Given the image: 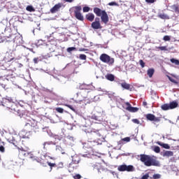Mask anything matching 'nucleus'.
I'll return each instance as SVG.
<instances>
[{"instance_id": "nucleus-1", "label": "nucleus", "mask_w": 179, "mask_h": 179, "mask_svg": "<svg viewBox=\"0 0 179 179\" xmlns=\"http://www.w3.org/2000/svg\"><path fill=\"white\" fill-rule=\"evenodd\" d=\"M140 160L142 163L147 167H150L151 166H155V167H160V162L156 159V158L152 157L150 155H147L145 154L140 155Z\"/></svg>"}, {"instance_id": "nucleus-2", "label": "nucleus", "mask_w": 179, "mask_h": 179, "mask_svg": "<svg viewBox=\"0 0 179 179\" xmlns=\"http://www.w3.org/2000/svg\"><path fill=\"white\" fill-rule=\"evenodd\" d=\"M13 102V99L10 96H6L4 98H2L0 101V106H3V107H6V108H10V105Z\"/></svg>"}, {"instance_id": "nucleus-3", "label": "nucleus", "mask_w": 179, "mask_h": 179, "mask_svg": "<svg viewBox=\"0 0 179 179\" xmlns=\"http://www.w3.org/2000/svg\"><path fill=\"white\" fill-rule=\"evenodd\" d=\"M99 59L105 64H108V65H113V64H114V58H111L107 54L101 55Z\"/></svg>"}, {"instance_id": "nucleus-4", "label": "nucleus", "mask_w": 179, "mask_h": 179, "mask_svg": "<svg viewBox=\"0 0 179 179\" xmlns=\"http://www.w3.org/2000/svg\"><path fill=\"white\" fill-rule=\"evenodd\" d=\"M73 8L74 10V15L75 17L78 19V20H80L81 22H83L85 20V18L83 17V15L80 13V10H82V6H74Z\"/></svg>"}, {"instance_id": "nucleus-5", "label": "nucleus", "mask_w": 179, "mask_h": 179, "mask_svg": "<svg viewBox=\"0 0 179 179\" xmlns=\"http://www.w3.org/2000/svg\"><path fill=\"white\" fill-rule=\"evenodd\" d=\"M117 170L118 171L132 172V171H135V167L132 165L122 164V165H120L117 167Z\"/></svg>"}, {"instance_id": "nucleus-6", "label": "nucleus", "mask_w": 179, "mask_h": 179, "mask_svg": "<svg viewBox=\"0 0 179 179\" xmlns=\"http://www.w3.org/2000/svg\"><path fill=\"white\" fill-rule=\"evenodd\" d=\"M36 47H40V45H43L46 50H49V51H52V50L51 49L52 45L51 43H45L43 40H38L37 43H36Z\"/></svg>"}, {"instance_id": "nucleus-7", "label": "nucleus", "mask_w": 179, "mask_h": 179, "mask_svg": "<svg viewBox=\"0 0 179 179\" xmlns=\"http://www.w3.org/2000/svg\"><path fill=\"white\" fill-rule=\"evenodd\" d=\"M125 104L126 106H127L126 110L127 111H129V113H138V111H139L138 108L131 106V103H129V102H126Z\"/></svg>"}, {"instance_id": "nucleus-8", "label": "nucleus", "mask_w": 179, "mask_h": 179, "mask_svg": "<svg viewBox=\"0 0 179 179\" xmlns=\"http://www.w3.org/2000/svg\"><path fill=\"white\" fill-rule=\"evenodd\" d=\"M101 20L105 24H107V23H108V15L107 14V12H106V10H102V15H101Z\"/></svg>"}, {"instance_id": "nucleus-9", "label": "nucleus", "mask_w": 179, "mask_h": 179, "mask_svg": "<svg viewBox=\"0 0 179 179\" xmlns=\"http://www.w3.org/2000/svg\"><path fill=\"white\" fill-rule=\"evenodd\" d=\"M85 132L86 134H92V135H96L97 136H101V134L100 133V130H97L95 129H92L90 130H85Z\"/></svg>"}, {"instance_id": "nucleus-10", "label": "nucleus", "mask_w": 179, "mask_h": 179, "mask_svg": "<svg viewBox=\"0 0 179 179\" xmlns=\"http://www.w3.org/2000/svg\"><path fill=\"white\" fill-rule=\"evenodd\" d=\"M50 75L54 78V79H57L60 83H66V77L64 76H59V77L54 76L53 74Z\"/></svg>"}, {"instance_id": "nucleus-11", "label": "nucleus", "mask_w": 179, "mask_h": 179, "mask_svg": "<svg viewBox=\"0 0 179 179\" xmlns=\"http://www.w3.org/2000/svg\"><path fill=\"white\" fill-rule=\"evenodd\" d=\"M8 108L12 111H14L15 113H19V111H20L17 108V105L16 104V103H15V101H13V103L10 104V108Z\"/></svg>"}, {"instance_id": "nucleus-12", "label": "nucleus", "mask_w": 179, "mask_h": 179, "mask_svg": "<svg viewBox=\"0 0 179 179\" xmlns=\"http://www.w3.org/2000/svg\"><path fill=\"white\" fill-rule=\"evenodd\" d=\"M62 7V3H58V4L55 5L50 9L51 13H55V12L58 11L59 9H61Z\"/></svg>"}, {"instance_id": "nucleus-13", "label": "nucleus", "mask_w": 179, "mask_h": 179, "mask_svg": "<svg viewBox=\"0 0 179 179\" xmlns=\"http://www.w3.org/2000/svg\"><path fill=\"white\" fill-rule=\"evenodd\" d=\"M16 135L14 136H10L8 138V141L10 143H13V145H14L15 146H16V145L17 144V141H16Z\"/></svg>"}, {"instance_id": "nucleus-14", "label": "nucleus", "mask_w": 179, "mask_h": 179, "mask_svg": "<svg viewBox=\"0 0 179 179\" xmlns=\"http://www.w3.org/2000/svg\"><path fill=\"white\" fill-rule=\"evenodd\" d=\"M83 149H92L93 148V142L87 141V143H83Z\"/></svg>"}, {"instance_id": "nucleus-15", "label": "nucleus", "mask_w": 179, "mask_h": 179, "mask_svg": "<svg viewBox=\"0 0 179 179\" xmlns=\"http://www.w3.org/2000/svg\"><path fill=\"white\" fill-rule=\"evenodd\" d=\"M91 27L94 30H99V29H101V24L97 22H93L91 24Z\"/></svg>"}, {"instance_id": "nucleus-16", "label": "nucleus", "mask_w": 179, "mask_h": 179, "mask_svg": "<svg viewBox=\"0 0 179 179\" xmlns=\"http://www.w3.org/2000/svg\"><path fill=\"white\" fill-rule=\"evenodd\" d=\"M157 16H158V17H159V19H162V20H169V19H170V17L164 13H159Z\"/></svg>"}, {"instance_id": "nucleus-17", "label": "nucleus", "mask_w": 179, "mask_h": 179, "mask_svg": "<svg viewBox=\"0 0 179 179\" xmlns=\"http://www.w3.org/2000/svg\"><path fill=\"white\" fill-rule=\"evenodd\" d=\"M94 13H95L96 16L100 17L103 15V10H101V9H100L99 8L95 7L94 8Z\"/></svg>"}, {"instance_id": "nucleus-18", "label": "nucleus", "mask_w": 179, "mask_h": 179, "mask_svg": "<svg viewBox=\"0 0 179 179\" xmlns=\"http://www.w3.org/2000/svg\"><path fill=\"white\" fill-rule=\"evenodd\" d=\"M22 36H17L13 38V43H15V44H22Z\"/></svg>"}, {"instance_id": "nucleus-19", "label": "nucleus", "mask_w": 179, "mask_h": 179, "mask_svg": "<svg viewBox=\"0 0 179 179\" xmlns=\"http://www.w3.org/2000/svg\"><path fill=\"white\" fill-rule=\"evenodd\" d=\"M85 18L87 20H89V22H93V20H94V14L88 13L85 15Z\"/></svg>"}, {"instance_id": "nucleus-20", "label": "nucleus", "mask_w": 179, "mask_h": 179, "mask_svg": "<svg viewBox=\"0 0 179 179\" xmlns=\"http://www.w3.org/2000/svg\"><path fill=\"white\" fill-rule=\"evenodd\" d=\"M71 158L73 164H78L79 162H80V158L78 155L72 156Z\"/></svg>"}, {"instance_id": "nucleus-21", "label": "nucleus", "mask_w": 179, "mask_h": 179, "mask_svg": "<svg viewBox=\"0 0 179 179\" xmlns=\"http://www.w3.org/2000/svg\"><path fill=\"white\" fill-rule=\"evenodd\" d=\"M169 107L171 110H173L174 108H177L178 107V103L176 101H173L169 103Z\"/></svg>"}, {"instance_id": "nucleus-22", "label": "nucleus", "mask_w": 179, "mask_h": 179, "mask_svg": "<svg viewBox=\"0 0 179 179\" xmlns=\"http://www.w3.org/2000/svg\"><path fill=\"white\" fill-rule=\"evenodd\" d=\"M50 145H55V143H54V142H52V141H46V142L43 143V150H47V147L49 146Z\"/></svg>"}, {"instance_id": "nucleus-23", "label": "nucleus", "mask_w": 179, "mask_h": 179, "mask_svg": "<svg viewBox=\"0 0 179 179\" xmlns=\"http://www.w3.org/2000/svg\"><path fill=\"white\" fill-rule=\"evenodd\" d=\"M120 85L123 89H125L126 90H129L131 89V85L127 83L126 82L120 83Z\"/></svg>"}, {"instance_id": "nucleus-24", "label": "nucleus", "mask_w": 179, "mask_h": 179, "mask_svg": "<svg viewBox=\"0 0 179 179\" xmlns=\"http://www.w3.org/2000/svg\"><path fill=\"white\" fill-rule=\"evenodd\" d=\"M91 118L92 120H94V121H98V122H101V121H103V117L96 115H92Z\"/></svg>"}, {"instance_id": "nucleus-25", "label": "nucleus", "mask_w": 179, "mask_h": 179, "mask_svg": "<svg viewBox=\"0 0 179 179\" xmlns=\"http://www.w3.org/2000/svg\"><path fill=\"white\" fill-rule=\"evenodd\" d=\"M174 155V152L173 151H166L163 153L162 156L164 157H170Z\"/></svg>"}, {"instance_id": "nucleus-26", "label": "nucleus", "mask_w": 179, "mask_h": 179, "mask_svg": "<svg viewBox=\"0 0 179 179\" xmlns=\"http://www.w3.org/2000/svg\"><path fill=\"white\" fill-rule=\"evenodd\" d=\"M106 79L108 80H110V82H114V80L115 79V77L113 74H107L105 76Z\"/></svg>"}, {"instance_id": "nucleus-27", "label": "nucleus", "mask_w": 179, "mask_h": 179, "mask_svg": "<svg viewBox=\"0 0 179 179\" xmlns=\"http://www.w3.org/2000/svg\"><path fill=\"white\" fill-rule=\"evenodd\" d=\"M173 48H174V47H171L168 48H167V46L158 47V49L160 50L161 51H170V50H173Z\"/></svg>"}, {"instance_id": "nucleus-28", "label": "nucleus", "mask_w": 179, "mask_h": 179, "mask_svg": "<svg viewBox=\"0 0 179 179\" xmlns=\"http://www.w3.org/2000/svg\"><path fill=\"white\" fill-rule=\"evenodd\" d=\"M90 86V85L87 84L83 83L80 85L79 88L80 89V90H89Z\"/></svg>"}, {"instance_id": "nucleus-29", "label": "nucleus", "mask_w": 179, "mask_h": 179, "mask_svg": "<svg viewBox=\"0 0 179 179\" xmlns=\"http://www.w3.org/2000/svg\"><path fill=\"white\" fill-rule=\"evenodd\" d=\"M162 110H164V111H167V110H171L170 104L169 103H165L161 106Z\"/></svg>"}, {"instance_id": "nucleus-30", "label": "nucleus", "mask_w": 179, "mask_h": 179, "mask_svg": "<svg viewBox=\"0 0 179 179\" xmlns=\"http://www.w3.org/2000/svg\"><path fill=\"white\" fill-rule=\"evenodd\" d=\"M145 117L147 120H148V121H153L155 120V115L148 113L145 115Z\"/></svg>"}, {"instance_id": "nucleus-31", "label": "nucleus", "mask_w": 179, "mask_h": 179, "mask_svg": "<svg viewBox=\"0 0 179 179\" xmlns=\"http://www.w3.org/2000/svg\"><path fill=\"white\" fill-rule=\"evenodd\" d=\"M130 141H131V138L125 137V138H122L121 141H120L117 143H118V145H121V144H122V142H130Z\"/></svg>"}, {"instance_id": "nucleus-32", "label": "nucleus", "mask_w": 179, "mask_h": 179, "mask_svg": "<svg viewBox=\"0 0 179 179\" xmlns=\"http://www.w3.org/2000/svg\"><path fill=\"white\" fill-rule=\"evenodd\" d=\"M153 73H155L154 69H149L147 72V75H148L149 78H152L153 76Z\"/></svg>"}, {"instance_id": "nucleus-33", "label": "nucleus", "mask_w": 179, "mask_h": 179, "mask_svg": "<svg viewBox=\"0 0 179 179\" xmlns=\"http://www.w3.org/2000/svg\"><path fill=\"white\" fill-rule=\"evenodd\" d=\"M171 8L174 10L176 13H179V8L178 6L173 4L171 6Z\"/></svg>"}, {"instance_id": "nucleus-34", "label": "nucleus", "mask_w": 179, "mask_h": 179, "mask_svg": "<svg viewBox=\"0 0 179 179\" xmlns=\"http://www.w3.org/2000/svg\"><path fill=\"white\" fill-rule=\"evenodd\" d=\"M23 134H24V131H22L20 134V138H22L23 139H26V138H29V134H30V131L29 133H26L25 135H24Z\"/></svg>"}, {"instance_id": "nucleus-35", "label": "nucleus", "mask_w": 179, "mask_h": 179, "mask_svg": "<svg viewBox=\"0 0 179 179\" xmlns=\"http://www.w3.org/2000/svg\"><path fill=\"white\" fill-rule=\"evenodd\" d=\"M56 152H61L62 155H65L64 149L60 145H56Z\"/></svg>"}, {"instance_id": "nucleus-36", "label": "nucleus", "mask_w": 179, "mask_h": 179, "mask_svg": "<svg viewBox=\"0 0 179 179\" xmlns=\"http://www.w3.org/2000/svg\"><path fill=\"white\" fill-rule=\"evenodd\" d=\"M25 127H31V128H36V127H37V123L36 122H34V123H27L25 124Z\"/></svg>"}, {"instance_id": "nucleus-37", "label": "nucleus", "mask_w": 179, "mask_h": 179, "mask_svg": "<svg viewBox=\"0 0 179 179\" xmlns=\"http://www.w3.org/2000/svg\"><path fill=\"white\" fill-rule=\"evenodd\" d=\"M158 145H159V146H162L164 149H170V145H169V144L158 142Z\"/></svg>"}, {"instance_id": "nucleus-38", "label": "nucleus", "mask_w": 179, "mask_h": 179, "mask_svg": "<svg viewBox=\"0 0 179 179\" xmlns=\"http://www.w3.org/2000/svg\"><path fill=\"white\" fill-rule=\"evenodd\" d=\"M7 24H8V21H6V20H3L1 22V24H3V29H4V30H6Z\"/></svg>"}, {"instance_id": "nucleus-39", "label": "nucleus", "mask_w": 179, "mask_h": 179, "mask_svg": "<svg viewBox=\"0 0 179 179\" xmlns=\"http://www.w3.org/2000/svg\"><path fill=\"white\" fill-rule=\"evenodd\" d=\"M67 52H69L71 54V52H72V51H77L76 48L75 47H70L68 48L66 50Z\"/></svg>"}, {"instance_id": "nucleus-40", "label": "nucleus", "mask_w": 179, "mask_h": 179, "mask_svg": "<svg viewBox=\"0 0 179 179\" xmlns=\"http://www.w3.org/2000/svg\"><path fill=\"white\" fill-rule=\"evenodd\" d=\"M171 62H172V64H175V65H179V60L178 59H176L174 58L171 59Z\"/></svg>"}, {"instance_id": "nucleus-41", "label": "nucleus", "mask_w": 179, "mask_h": 179, "mask_svg": "<svg viewBox=\"0 0 179 179\" xmlns=\"http://www.w3.org/2000/svg\"><path fill=\"white\" fill-rule=\"evenodd\" d=\"M27 10L28 12H34V8L32 6H27Z\"/></svg>"}, {"instance_id": "nucleus-42", "label": "nucleus", "mask_w": 179, "mask_h": 179, "mask_svg": "<svg viewBox=\"0 0 179 179\" xmlns=\"http://www.w3.org/2000/svg\"><path fill=\"white\" fill-rule=\"evenodd\" d=\"M83 11L84 12V13L90 12V8L89 6H85L83 8Z\"/></svg>"}, {"instance_id": "nucleus-43", "label": "nucleus", "mask_w": 179, "mask_h": 179, "mask_svg": "<svg viewBox=\"0 0 179 179\" xmlns=\"http://www.w3.org/2000/svg\"><path fill=\"white\" fill-rule=\"evenodd\" d=\"M51 73H54V75H58L59 76L60 73L59 71L57 70H55V68L53 69V70L51 71Z\"/></svg>"}, {"instance_id": "nucleus-44", "label": "nucleus", "mask_w": 179, "mask_h": 179, "mask_svg": "<svg viewBox=\"0 0 179 179\" xmlns=\"http://www.w3.org/2000/svg\"><path fill=\"white\" fill-rule=\"evenodd\" d=\"M67 107L70 108V110H72V111H73L74 113H78V112L76 111V109L72 105H67Z\"/></svg>"}, {"instance_id": "nucleus-45", "label": "nucleus", "mask_w": 179, "mask_h": 179, "mask_svg": "<svg viewBox=\"0 0 179 179\" xmlns=\"http://www.w3.org/2000/svg\"><path fill=\"white\" fill-rule=\"evenodd\" d=\"M154 152H155V153H160V147L155 146L154 148Z\"/></svg>"}, {"instance_id": "nucleus-46", "label": "nucleus", "mask_w": 179, "mask_h": 179, "mask_svg": "<svg viewBox=\"0 0 179 179\" xmlns=\"http://www.w3.org/2000/svg\"><path fill=\"white\" fill-rule=\"evenodd\" d=\"M109 6H118V3L115 1H112L108 3Z\"/></svg>"}, {"instance_id": "nucleus-47", "label": "nucleus", "mask_w": 179, "mask_h": 179, "mask_svg": "<svg viewBox=\"0 0 179 179\" xmlns=\"http://www.w3.org/2000/svg\"><path fill=\"white\" fill-rule=\"evenodd\" d=\"M164 41H170V40H171V38H170L169 36H164L163 38Z\"/></svg>"}, {"instance_id": "nucleus-48", "label": "nucleus", "mask_w": 179, "mask_h": 179, "mask_svg": "<svg viewBox=\"0 0 179 179\" xmlns=\"http://www.w3.org/2000/svg\"><path fill=\"white\" fill-rule=\"evenodd\" d=\"M162 177V175L159 174V173H156L153 175V178L154 179H159Z\"/></svg>"}, {"instance_id": "nucleus-49", "label": "nucleus", "mask_w": 179, "mask_h": 179, "mask_svg": "<svg viewBox=\"0 0 179 179\" xmlns=\"http://www.w3.org/2000/svg\"><path fill=\"white\" fill-rule=\"evenodd\" d=\"M80 59H83V61H86V55H80V57H79Z\"/></svg>"}, {"instance_id": "nucleus-50", "label": "nucleus", "mask_w": 179, "mask_h": 179, "mask_svg": "<svg viewBox=\"0 0 179 179\" xmlns=\"http://www.w3.org/2000/svg\"><path fill=\"white\" fill-rule=\"evenodd\" d=\"M56 111H57V113H60L61 114H62V113H64V108H56Z\"/></svg>"}, {"instance_id": "nucleus-51", "label": "nucleus", "mask_w": 179, "mask_h": 179, "mask_svg": "<svg viewBox=\"0 0 179 179\" xmlns=\"http://www.w3.org/2000/svg\"><path fill=\"white\" fill-rule=\"evenodd\" d=\"M48 164L50 167L51 170H52V167H55V164H54V163H51V162H48Z\"/></svg>"}, {"instance_id": "nucleus-52", "label": "nucleus", "mask_w": 179, "mask_h": 179, "mask_svg": "<svg viewBox=\"0 0 179 179\" xmlns=\"http://www.w3.org/2000/svg\"><path fill=\"white\" fill-rule=\"evenodd\" d=\"M169 80H170V82H172V83H177V81L176 80H174L173 78L168 76Z\"/></svg>"}, {"instance_id": "nucleus-53", "label": "nucleus", "mask_w": 179, "mask_h": 179, "mask_svg": "<svg viewBox=\"0 0 179 179\" xmlns=\"http://www.w3.org/2000/svg\"><path fill=\"white\" fill-rule=\"evenodd\" d=\"M139 63H140L141 68H145V62H143V60H140Z\"/></svg>"}, {"instance_id": "nucleus-54", "label": "nucleus", "mask_w": 179, "mask_h": 179, "mask_svg": "<svg viewBox=\"0 0 179 179\" xmlns=\"http://www.w3.org/2000/svg\"><path fill=\"white\" fill-rule=\"evenodd\" d=\"M153 121L155 122H160V117H156V116H154V120Z\"/></svg>"}, {"instance_id": "nucleus-55", "label": "nucleus", "mask_w": 179, "mask_h": 179, "mask_svg": "<svg viewBox=\"0 0 179 179\" xmlns=\"http://www.w3.org/2000/svg\"><path fill=\"white\" fill-rule=\"evenodd\" d=\"M74 179H80L82 178V176L80 174H76V176H73Z\"/></svg>"}, {"instance_id": "nucleus-56", "label": "nucleus", "mask_w": 179, "mask_h": 179, "mask_svg": "<svg viewBox=\"0 0 179 179\" xmlns=\"http://www.w3.org/2000/svg\"><path fill=\"white\" fill-rule=\"evenodd\" d=\"M149 178V173H146L145 175L141 177V179H148Z\"/></svg>"}, {"instance_id": "nucleus-57", "label": "nucleus", "mask_w": 179, "mask_h": 179, "mask_svg": "<svg viewBox=\"0 0 179 179\" xmlns=\"http://www.w3.org/2000/svg\"><path fill=\"white\" fill-rule=\"evenodd\" d=\"M132 122H134V124H140V122L138 119H133Z\"/></svg>"}, {"instance_id": "nucleus-58", "label": "nucleus", "mask_w": 179, "mask_h": 179, "mask_svg": "<svg viewBox=\"0 0 179 179\" xmlns=\"http://www.w3.org/2000/svg\"><path fill=\"white\" fill-rule=\"evenodd\" d=\"M62 138H63L62 136H61L60 137L58 135L55 136V139H59V141H61V139H62Z\"/></svg>"}, {"instance_id": "nucleus-59", "label": "nucleus", "mask_w": 179, "mask_h": 179, "mask_svg": "<svg viewBox=\"0 0 179 179\" xmlns=\"http://www.w3.org/2000/svg\"><path fill=\"white\" fill-rule=\"evenodd\" d=\"M0 152H1L2 153L5 152V148L3 145L0 146Z\"/></svg>"}, {"instance_id": "nucleus-60", "label": "nucleus", "mask_w": 179, "mask_h": 179, "mask_svg": "<svg viewBox=\"0 0 179 179\" xmlns=\"http://www.w3.org/2000/svg\"><path fill=\"white\" fill-rule=\"evenodd\" d=\"M145 2H147V3H154L155 0H145Z\"/></svg>"}, {"instance_id": "nucleus-61", "label": "nucleus", "mask_w": 179, "mask_h": 179, "mask_svg": "<svg viewBox=\"0 0 179 179\" xmlns=\"http://www.w3.org/2000/svg\"><path fill=\"white\" fill-rule=\"evenodd\" d=\"M34 64H38V57H36L34 59Z\"/></svg>"}, {"instance_id": "nucleus-62", "label": "nucleus", "mask_w": 179, "mask_h": 179, "mask_svg": "<svg viewBox=\"0 0 179 179\" xmlns=\"http://www.w3.org/2000/svg\"><path fill=\"white\" fill-rule=\"evenodd\" d=\"M67 139H69V141H73V136H67Z\"/></svg>"}, {"instance_id": "nucleus-63", "label": "nucleus", "mask_w": 179, "mask_h": 179, "mask_svg": "<svg viewBox=\"0 0 179 179\" xmlns=\"http://www.w3.org/2000/svg\"><path fill=\"white\" fill-rule=\"evenodd\" d=\"M113 176H114V177H117V178H118V174L117 173H115V171L112 172Z\"/></svg>"}, {"instance_id": "nucleus-64", "label": "nucleus", "mask_w": 179, "mask_h": 179, "mask_svg": "<svg viewBox=\"0 0 179 179\" xmlns=\"http://www.w3.org/2000/svg\"><path fill=\"white\" fill-rule=\"evenodd\" d=\"M94 22H96V23H100V18L99 17H96Z\"/></svg>"}]
</instances>
